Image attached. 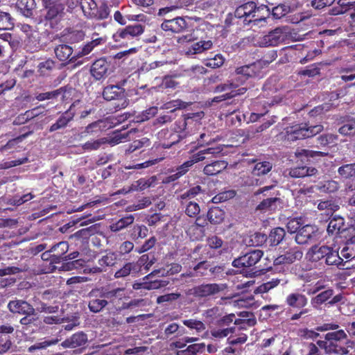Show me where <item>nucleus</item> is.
<instances>
[{"label": "nucleus", "mask_w": 355, "mask_h": 355, "mask_svg": "<svg viewBox=\"0 0 355 355\" xmlns=\"http://www.w3.org/2000/svg\"><path fill=\"white\" fill-rule=\"evenodd\" d=\"M257 320L255 317H251L250 318H239L235 319L234 322V326L236 327V329L238 330H245L248 327H253L256 324Z\"/></svg>", "instance_id": "nucleus-51"}, {"label": "nucleus", "mask_w": 355, "mask_h": 355, "mask_svg": "<svg viewBox=\"0 0 355 355\" xmlns=\"http://www.w3.org/2000/svg\"><path fill=\"white\" fill-rule=\"evenodd\" d=\"M225 211L218 207H212L207 212V219L213 225H218L223 222Z\"/></svg>", "instance_id": "nucleus-38"}, {"label": "nucleus", "mask_w": 355, "mask_h": 355, "mask_svg": "<svg viewBox=\"0 0 355 355\" xmlns=\"http://www.w3.org/2000/svg\"><path fill=\"white\" fill-rule=\"evenodd\" d=\"M216 0H175L171 7L160 8L159 16H164L174 10L185 8L188 10H209L214 6Z\"/></svg>", "instance_id": "nucleus-6"}, {"label": "nucleus", "mask_w": 355, "mask_h": 355, "mask_svg": "<svg viewBox=\"0 0 355 355\" xmlns=\"http://www.w3.org/2000/svg\"><path fill=\"white\" fill-rule=\"evenodd\" d=\"M285 236L286 231L284 228L275 227L270 231L267 237L270 245L276 246L282 241Z\"/></svg>", "instance_id": "nucleus-41"}, {"label": "nucleus", "mask_w": 355, "mask_h": 355, "mask_svg": "<svg viewBox=\"0 0 355 355\" xmlns=\"http://www.w3.org/2000/svg\"><path fill=\"white\" fill-rule=\"evenodd\" d=\"M164 31L173 33H182L188 28V23L185 17H177L171 19H164L160 25Z\"/></svg>", "instance_id": "nucleus-18"}, {"label": "nucleus", "mask_w": 355, "mask_h": 355, "mask_svg": "<svg viewBox=\"0 0 355 355\" xmlns=\"http://www.w3.org/2000/svg\"><path fill=\"white\" fill-rule=\"evenodd\" d=\"M110 9L106 2H103L99 6L97 5L92 19L95 20H105L110 17Z\"/></svg>", "instance_id": "nucleus-46"}, {"label": "nucleus", "mask_w": 355, "mask_h": 355, "mask_svg": "<svg viewBox=\"0 0 355 355\" xmlns=\"http://www.w3.org/2000/svg\"><path fill=\"white\" fill-rule=\"evenodd\" d=\"M89 71L95 80L105 79L112 71L111 60L106 57L95 60L91 65Z\"/></svg>", "instance_id": "nucleus-13"}, {"label": "nucleus", "mask_w": 355, "mask_h": 355, "mask_svg": "<svg viewBox=\"0 0 355 355\" xmlns=\"http://www.w3.org/2000/svg\"><path fill=\"white\" fill-rule=\"evenodd\" d=\"M7 308L12 313L18 315L28 314L32 309H35L32 304L22 300L10 301Z\"/></svg>", "instance_id": "nucleus-24"}, {"label": "nucleus", "mask_w": 355, "mask_h": 355, "mask_svg": "<svg viewBox=\"0 0 355 355\" xmlns=\"http://www.w3.org/2000/svg\"><path fill=\"white\" fill-rule=\"evenodd\" d=\"M323 130L324 126L322 125L308 126L306 123L296 124L293 126H288L285 129L286 138L290 141H294L298 139L311 137L321 132Z\"/></svg>", "instance_id": "nucleus-7"}, {"label": "nucleus", "mask_w": 355, "mask_h": 355, "mask_svg": "<svg viewBox=\"0 0 355 355\" xmlns=\"http://www.w3.org/2000/svg\"><path fill=\"white\" fill-rule=\"evenodd\" d=\"M84 37L85 33L83 31L74 30L69 32V33L66 35L65 40L71 44H75L82 41Z\"/></svg>", "instance_id": "nucleus-63"}, {"label": "nucleus", "mask_w": 355, "mask_h": 355, "mask_svg": "<svg viewBox=\"0 0 355 355\" xmlns=\"http://www.w3.org/2000/svg\"><path fill=\"white\" fill-rule=\"evenodd\" d=\"M74 116L75 113L71 111V108L69 109L61 114L56 121L49 126V131L53 132L57 130H62V128H66L69 123L73 121Z\"/></svg>", "instance_id": "nucleus-28"}, {"label": "nucleus", "mask_w": 355, "mask_h": 355, "mask_svg": "<svg viewBox=\"0 0 355 355\" xmlns=\"http://www.w3.org/2000/svg\"><path fill=\"white\" fill-rule=\"evenodd\" d=\"M17 10L26 17H31L36 8L35 0H17L15 3Z\"/></svg>", "instance_id": "nucleus-32"}, {"label": "nucleus", "mask_w": 355, "mask_h": 355, "mask_svg": "<svg viewBox=\"0 0 355 355\" xmlns=\"http://www.w3.org/2000/svg\"><path fill=\"white\" fill-rule=\"evenodd\" d=\"M148 233V230L145 225H137L133 226L130 232V237L133 240L145 238Z\"/></svg>", "instance_id": "nucleus-56"}, {"label": "nucleus", "mask_w": 355, "mask_h": 355, "mask_svg": "<svg viewBox=\"0 0 355 355\" xmlns=\"http://www.w3.org/2000/svg\"><path fill=\"white\" fill-rule=\"evenodd\" d=\"M182 207H184L185 214L191 217L194 218L200 213V206L198 202L195 201H189L186 203H180Z\"/></svg>", "instance_id": "nucleus-52"}, {"label": "nucleus", "mask_w": 355, "mask_h": 355, "mask_svg": "<svg viewBox=\"0 0 355 355\" xmlns=\"http://www.w3.org/2000/svg\"><path fill=\"white\" fill-rule=\"evenodd\" d=\"M227 167V162L223 160H217L207 164L202 168V173L208 176L218 175Z\"/></svg>", "instance_id": "nucleus-31"}, {"label": "nucleus", "mask_w": 355, "mask_h": 355, "mask_svg": "<svg viewBox=\"0 0 355 355\" xmlns=\"http://www.w3.org/2000/svg\"><path fill=\"white\" fill-rule=\"evenodd\" d=\"M146 17L143 15H125L123 16L120 11L114 14V19L121 25H125L128 21H145Z\"/></svg>", "instance_id": "nucleus-39"}, {"label": "nucleus", "mask_w": 355, "mask_h": 355, "mask_svg": "<svg viewBox=\"0 0 355 355\" xmlns=\"http://www.w3.org/2000/svg\"><path fill=\"white\" fill-rule=\"evenodd\" d=\"M306 257L311 262L324 261L326 266L336 267L342 263L337 250L327 245H313L306 253Z\"/></svg>", "instance_id": "nucleus-4"}, {"label": "nucleus", "mask_w": 355, "mask_h": 355, "mask_svg": "<svg viewBox=\"0 0 355 355\" xmlns=\"http://www.w3.org/2000/svg\"><path fill=\"white\" fill-rule=\"evenodd\" d=\"M69 245L67 241H60L42 254L44 260H50L51 263H59L65 261Z\"/></svg>", "instance_id": "nucleus-12"}, {"label": "nucleus", "mask_w": 355, "mask_h": 355, "mask_svg": "<svg viewBox=\"0 0 355 355\" xmlns=\"http://www.w3.org/2000/svg\"><path fill=\"white\" fill-rule=\"evenodd\" d=\"M338 173L344 178H355V164H347L340 166Z\"/></svg>", "instance_id": "nucleus-59"}, {"label": "nucleus", "mask_w": 355, "mask_h": 355, "mask_svg": "<svg viewBox=\"0 0 355 355\" xmlns=\"http://www.w3.org/2000/svg\"><path fill=\"white\" fill-rule=\"evenodd\" d=\"M341 263L338 264V269L348 270L355 268V250L349 246L343 247L340 250Z\"/></svg>", "instance_id": "nucleus-20"}, {"label": "nucleus", "mask_w": 355, "mask_h": 355, "mask_svg": "<svg viewBox=\"0 0 355 355\" xmlns=\"http://www.w3.org/2000/svg\"><path fill=\"white\" fill-rule=\"evenodd\" d=\"M73 52V49L67 44H60L54 49L55 57L62 62H74L78 57L72 55Z\"/></svg>", "instance_id": "nucleus-27"}, {"label": "nucleus", "mask_w": 355, "mask_h": 355, "mask_svg": "<svg viewBox=\"0 0 355 355\" xmlns=\"http://www.w3.org/2000/svg\"><path fill=\"white\" fill-rule=\"evenodd\" d=\"M14 26L13 18L8 12H0V30H10Z\"/></svg>", "instance_id": "nucleus-54"}, {"label": "nucleus", "mask_w": 355, "mask_h": 355, "mask_svg": "<svg viewBox=\"0 0 355 355\" xmlns=\"http://www.w3.org/2000/svg\"><path fill=\"white\" fill-rule=\"evenodd\" d=\"M87 342V335L81 331L73 334L69 339L64 342V345L69 347H77L85 345Z\"/></svg>", "instance_id": "nucleus-40"}, {"label": "nucleus", "mask_w": 355, "mask_h": 355, "mask_svg": "<svg viewBox=\"0 0 355 355\" xmlns=\"http://www.w3.org/2000/svg\"><path fill=\"white\" fill-rule=\"evenodd\" d=\"M236 194V191L232 189L225 191L214 196L212 198V202L214 203L226 202V200H229V199H232V198H234Z\"/></svg>", "instance_id": "nucleus-62"}, {"label": "nucleus", "mask_w": 355, "mask_h": 355, "mask_svg": "<svg viewBox=\"0 0 355 355\" xmlns=\"http://www.w3.org/2000/svg\"><path fill=\"white\" fill-rule=\"evenodd\" d=\"M280 282V279L277 278H273L271 280L264 282L259 286L256 290V292L258 293H267L272 288L276 287Z\"/></svg>", "instance_id": "nucleus-61"}, {"label": "nucleus", "mask_w": 355, "mask_h": 355, "mask_svg": "<svg viewBox=\"0 0 355 355\" xmlns=\"http://www.w3.org/2000/svg\"><path fill=\"white\" fill-rule=\"evenodd\" d=\"M98 232L99 225L98 224H94L73 233L70 236V239L75 241H80L82 243H87L90 236Z\"/></svg>", "instance_id": "nucleus-26"}, {"label": "nucleus", "mask_w": 355, "mask_h": 355, "mask_svg": "<svg viewBox=\"0 0 355 355\" xmlns=\"http://www.w3.org/2000/svg\"><path fill=\"white\" fill-rule=\"evenodd\" d=\"M272 167V165L269 162H257L252 171V177L248 178L247 184L249 186H258L261 184V182L258 178H256V177L267 174L271 171Z\"/></svg>", "instance_id": "nucleus-19"}, {"label": "nucleus", "mask_w": 355, "mask_h": 355, "mask_svg": "<svg viewBox=\"0 0 355 355\" xmlns=\"http://www.w3.org/2000/svg\"><path fill=\"white\" fill-rule=\"evenodd\" d=\"M215 141L216 140L214 139H213L210 135L207 134V133H201L199 135V137L197 139V145L195 147H193V149H191L189 150V153H191L193 151H196L197 149H198L200 147L209 146Z\"/></svg>", "instance_id": "nucleus-53"}, {"label": "nucleus", "mask_w": 355, "mask_h": 355, "mask_svg": "<svg viewBox=\"0 0 355 355\" xmlns=\"http://www.w3.org/2000/svg\"><path fill=\"white\" fill-rule=\"evenodd\" d=\"M338 328L339 325L335 322L324 323L316 327V330L320 332L334 331L325 334L324 340L316 341L326 354L347 355L349 352V348H354L355 341L349 339L347 333Z\"/></svg>", "instance_id": "nucleus-1"}, {"label": "nucleus", "mask_w": 355, "mask_h": 355, "mask_svg": "<svg viewBox=\"0 0 355 355\" xmlns=\"http://www.w3.org/2000/svg\"><path fill=\"white\" fill-rule=\"evenodd\" d=\"M96 291V288L92 289L89 293V297L90 298L88 302V309L92 313H99L106 308L107 302L105 298L101 297H95L92 293Z\"/></svg>", "instance_id": "nucleus-30"}, {"label": "nucleus", "mask_w": 355, "mask_h": 355, "mask_svg": "<svg viewBox=\"0 0 355 355\" xmlns=\"http://www.w3.org/2000/svg\"><path fill=\"white\" fill-rule=\"evenodd\" d=\"M318 170L313 166H298L291 168L289 175L292 178H300L315 175Z\"/></svg>", "instance_id": "nucleus-33"}, {"label": "nucleus", "mask_w": 355, "mask_h": 355, "mask_svg": "<svg viewBox=\"0 0 355 355\" xmlns=\"http://www.w3.org/2000/svg\"><path fill=\"white\" fill-rule=\"evenodd\" d=\"M318 209L324 210L327 216H332L334 213L339 209V206L332 200H326L325 201H320L318 204Z\"/></svg>", "instance_id": "nucleus-50"}, {"label": "nucleus", "mask_w": 355, "mask_h": 355, "mask_svg": "<svg viewBox=\"0 0 355 355\" xmlns=\"http://www.w3.org/2000/svg\"><path fill=\"white\" fill-rule=\"evenodd\" d=\"M205 347V344H191L186 349L178 350L177 355H198V353Z\"/></svg>", "instance_id": "nucleus-55"}, {"label": "nucleus", "mask_w": 355, "mask_h": 355, "mask_svg": "<svg viewBox=\"0 0 355 355\" xmlns=\"http://www.w3.org/2000/svg\"><path fill=\"white\" fill-rule=\"evenodd\" d=\"M92 294L95 297L105 298L107 302V306H115L123 298L124 288H116L112 289L109 286H102L96 288V291Z\"/></svg>", "instance_id": "nucleus-15"}, {"label": "nucleus", "mask_w": 355, "mask_h": 355, "mask_svg": "<svg viewBox=\"0 0 355 355\" xmlns=\"http://www.w3.org/2000/svg\"><path fill=\"white\" fill-rule=\"evenodd\" d=\"M103 123V121L102 120H98L89 124L85 130L80 133V137H85L87 135H97L98 132H101L102 131L101 125Z\"/></svg>", "instance_id": "nucleus-48"}, {"label": "nucleus", "mask_w": 355, "mask_h": 355, "mask_svg": "<svg viewBox=\"0 0 355 355\" xmlns=\"http://www.w3.org/2000/svg\"><path fill=\"white\" fill-rule=\"evenodd\" d=\"M103 96L107 101L122 100L121 104H115L116 108L123 109L128 105L129 101L125 98V90L117 85H109L105 87Z\"/></svg>", "instance_id": "nucleus-16"}, {"label": "nucleus", "mask_w": 355, "mask_h": 355, "mask_svg": "<svg viewBox=\"0 0 355 355\" xmlns=\"http://www.w3.org/2000/svg\"><path fill=\"white\" fill-rule=\"evenodd\" d=\"M201 192L202 188L199 185L190 188L180 196L179 200L180 203H186L187 202H189V200L194 199Z\"/></svg>", "instance_id": "nucleus-49"}, {"label": "nucleus", "mask_w": 355, "mask_h": 355, "mask_svg": "<svg viewBox=\"0 0 355 355\" xmlns=\"http://www.w3.org/2000/svg\"><path fill=\"white\" fill-rule=\"evenodd\" d=\"M344 218L337 215H333L327 227V232L329 235H337L339 232L345 230Z\"/></svg>", "instance_id": "nucleus-36"}, {"label": "nucleus", "mask_w": 355, "mask_h": 355, "mask_svg": "<svg viewBox=\"0 0 355 355\" xmlns=\"http://www.w3.org/2000/svg\"><path fill=\"white\" fill-rule=\"evenodd\" d=\"M213 46V42L211 40H200L193 43L185 51L187 55L200 54L205 51L209 50Z\"/></svg>", "instance_id": "nucleus-35"}, {"label": "nucleus", "mask_w": 355, "mask_h": 355, "mask_svg": "<svg viewBox=\"0 0 355 355\" xmlns=\"http://www.w3.org/2000/svg\"><path fill=\"white\" fill-rule=\"evenodd\" d=\"M269 8L266 5L257 6L252 1L244 3L237 6L234 12V17L241 19L245 25H259L261 21L265 23L270 17Z\"/></svg>", "instance_id": "nucleus-2"}, {"label": "nucleus", "mask_w": 355, "mask_h": 355, "mask_svg": "<svg viewBox=\"0 0 355 355\" xmlns=\"http://www.w3.org/2000/svg\"><path fill=\"white\" fill-rule=\"evenodd\" d=\"M317 228L315 226L306 225L297 232L295 239L298 244H305L315 236Z\"/></svg>", "instance_id": "nucleus-25"}, {"label": "nucleus", "mask_w": 355, "mask_h": 355, "mask_svg": "<svg viewBox=\"0 0 355 355\" xmlns=\"http://www.w3.org/2000/svg\"><path fill=\"white\" fill-rule=\"evenodd\" d=\"M80 8L83 12L87 19H92L96 6L94 0H80Z\"/></svg>", "instance_id": "nucleus-47"}, {"label": "nucleus", "mask_w": 355, "mask_h": 355, "mask_svg": "<svg viewBox=\"0 0 355 355\" xmlns=\"http://www.w3.org/2000/svg\"><path fill=\"white\" fill-rule=\"evenodd\" d=\"M130 132V131L122 132L121 130H115L110 137H106V144L114 146L121 142H124L128 139Z\"/></svg>", "instance_id": "nucleus-44"}, {"label": "nucleus", "mask_w": 355, "mask_h": 355, "mask_svg": "<svg viewBox=\"0 0 355 355\" xmlns=\"http://www.w3.org/2000/svg\"><path fill=\"white\" fill-rule=\"evenodd\" d=\"M285 303L289 309L297 311L306 309L305 306L308 304V299L304 294L294 292L286 296Z\"/></svg>", "instance_id": "nucleus-21"}, {"label": "nucleus", "mask_w": 355, "mask_h": 355, "mask_svg": "<svg viewBox=\"0 0 355 355\" xmlns=\"http://www.w3.org/2000/svg\"><path fill=\"white\" fill-rule=\"evenodd\" d=\"M284 40V32L282 28H276L265 35L262 44L266 46H275Z\"/></svg>", "instance_id": "nucleus-29"}, {"label": "nucleus", "mask_w": 355, "mask_h": 355, "mask_svg": "<svg viewBox=\"0 0 355 355\" xmlns=\"http://www.w3.org/2000/svg\"><path fill=\"white\" fill-rule=\"evenodd\" d=\"M35 309H33L28 314H24V316L20 318L19 324L24 331H28L33 325H35L37 318L35 317Z\"/></svg>", "instance_id": "nucleus-43"}, {"label": "nucleus", "mask_w": 355, "mask_h": 355, "mask_svg": "<svg viewBox=\"0 0 355 355\" xmlns=\"http://www.w3.org/2000/svg\"><path fill=\"white\" fill-rule=\"evenodd\" d=\"M334 291L331 288L327 289L311 300V304L315 309H317L319 306L327 303L329 306H334L336 304L340 302L343 298L341 295H336L334 296Z\"/></svg>", "instance_id": "nucleus-17"}, {"label": "nucleus", "mask_w": 355, "mask_h": 355, "mask_svg": "<svg viewBox=\"0 0 355 355\" xmlns=\"http://www.w3.org/2000/svg\"><path fill=\"white\" fill-rule=\"evenodd\" d=\"M302 251L299 247L289 249L284 254L279 256L275 261L276 264H291L302 257Z\"/></svg>", "instance_id": "nucleus-23"}, {"label": "nucleus", "mask_w": 355, "mask_h": 355, "mask_svg": "<svg viewBox=\"0 0 355 355\" xmlns=\"http://www.w3.org/2000/svg\"><path fill=\"white\" fill-rule=\"evenodd\" d=\"M68 91H71V88L68 87H60L56 90H52L51 92H46L45 93H39L36 95V99L42 101L48 99H55L59 96H61V99L64 100L66 98V93Z\"/></svg>", "instance_id": "nucleus-34"}, {"label": "nucleus", "mask_w": 355, "mask_h": 355, "mask_svg": "<svg viewBox=\"0 0 355 355\" xmlns=\"http://www.w3.org/2000/svg\"><path fill=\"white\" fill-rule=\"evenodd\" d=\"M139 271L138 265L134 262H128L114 273L115 278L125 277L131 272H137Z\"/></svg>", "instance_id": "nucleus-45"}, {"label": "nucleus", "mask_w": 355, "mask_h": 355, "mask_svg": "<svg viewBox=\"0 0 355 355\" xmlns=\"http://www.w3.org/2000/svg\"><path fill=\"white\" fill-rule=\"evenodd\" d=\"M263 75L261 62H258L237 67L235 70L234 78L240 87L250 78L260 79L263 77Z\"/></svg>", "instance_id": "nucleus-8"}, {"label": "nucleus", "mask_w": 355, "mask_h": 355, "mask_svg": "<svg viewBox=\"0 0 355 355\" xmlns=\"http://www.w3.org/2000/svg\"><path fill=\"white\" fill-rule=\"evenodd\" d=\"M225 288V286L222 284H202L189 289L187 294L197 298H205L219 293Z\"/></svg>", "instance_id": "nucleus-14"}, {"label": "nucleus", "mask_w": 355, "mask_h": 355, "mask_svg": "<svg viewBox=\"0 0 355 355\" xmlns=\"http://www.w3.org/2000/svg\"><path fill=\"white\" fill-rule=\"evenodd\" d=\"M116 262V254L114 252L107 253L98 260V264L105 270L107 267L114 266Z\"/></svg>", "instance_id": "nucleus-60"}, {"label": "nucleus", "mask_w": 355, "mask_h": 355, "mask_svg": "<svg viewBox=\"0 0 355 355\" xmlns=\"http://www.w3.org/2000/svg\"><path fill=\"white\" fill-rule=\"evenodd\" d=\"M223 148L221 146H217L216 147H208L203 150H199L196 153H193L195 151L191 153V155L189 157L188 159L190 163L192 164V166L196 164V163H198L202 162L206 159L207 157H206L208 155H211L213 156L217 155L222 153Z\"/></svg>", "instance_id": "nucleus-22"}, {"label": "nucleus", "mask_w": 355, "mask_h": 355, "mask_svg": "<svg viewBox=\"0 0 355 355\" xmlns=\"http://www.w3.org/2000/svg\"><path fill=\"white\" fill-rule=\"evenodd\" d=\"M145 26L136 23L132 25H128L124 28H119L112 35L115 42L123 44L125 41L139 37L144 33Z\"/></svg>", "instance_id": "nucleus-11"}, {"label": "nucleus", "mask_w": 355, "mask_h": 355, "mask_svg": "<svg viewBox=\"0 0 355 355\" xmlns=\"http://www.w3.org/2000/svg\"><path fill=\"white\" fill-rule=\"evenodd\" d=\"M107 143L106 137L98 139L88 141L83 144L82 148L87 151L96 150L99 149L103 144Z\"/></svg>", "instance_id": "nucleus-57"}, {"label": "nucleus", "mask_w": 355, "mask_h": 355, "mask_svg": "<svg viewBox=\"0 0 355 355\" xmlns=\"http://www.w3.org/2000/svg\"><path fill=\"white\" fill-rule=\"evenodd\" d=\"M28 133L20 135L15 138L10 139L5 145L0 147V153L5 152L12 153L19 148V144L28 136Z\"/></svg>", "instance_id": "nucleus-37"}, {"label": "nucleus", "mask_w": 355, "mask_h": 355, "mask_svg": "<svg viewBox=\"0 0 355 355\" xmlns=\"http://www.w3.org/2000/svg\"><path fill=\"white\" fill-rule=\"evenodd\" d=\"M203 116V112L184 114L175 121L173 130L180 133V139L185 138L198 129Z\"/></svg>", "instance_id": "nucleus-5"}, {"label": "nucleus", "mask_w": 355, "mask_h": 355, "mask_svg": "<svg viewBox=\"0 0 355 355\" xmlns=\"http://www.w3.org/2000/svg\"><path fill=\"white\" fill-rule=\"evenodd\" d=\"M263 255V252L261 250H250L235 258L232 266L242 270L251 268L259 262Z\"/></svg>", "instance_id": "nucleus-10"}, {"label": "nucleus", "mask_w": 355, "mask_h": 355, "mask_svg": "<svg viewBox=\"0 0 355 355\" xmlns=\"http://www.w3.org/2000/svg\"><path fill=\"white\" fill-rule=\"evenodd\" d=\"M338 132L343 135H355V121H347L345 124L339 128Z\"/></svg>", "instance_id": "nucleus-64"}, {"label": "nucleus", "mask_w": 355, "mask_h": 355, "mask_svg": "<svg viewBox=\"0 0 355 355\" xmlns=\"http://www.w3.org/2000/svg\"><path fill=\"white\" fill-rule=\"evenodd\" d=\"M46 10L44 17V24L52 31H58L63 27L65 19V4L62 0H42Z\"/></svg>", "instance_id": "nucleus-3"}, {"label": "nucleus", "mask_w": 355, "mask_h": 355, "mask_svg": "<svg viewBox=\"0 0 355 355\" xmlns=\"http://www.w3.org/2000/svg\"><path fill=\"white\" fill-rule=\"evenodd\" d=\"M236 333V327H226L222 329H213L211 330V335L212 337L215 338H224L227 337L230 334H235Z\"/></svg>", "instance_id": "nucleus-58"}, {"label": "nucleus", "mask_w": 355, "mask_h": 355, "mask_svg": "<svg viewBox=\"0 0 355 355\" xmlns=\"http://www.w3.org/2000/svg\"><path fill=\"white\" fill-rule=\"evenodd\" d=\"M134 223V216L131 214L127 215L118 220L110 225V230L113 232H119L128 226Z\"/></svg>", "instance_id": "nucleus-42"}, {"label": "nucleus", "mask_w": 355, "mask_h": 355, "mask_svg": "<svg viewBox=\"0 0 355 355\" xmlns=\"http://www.w3.org/2000/svg\"><path fill=\"white\" fill-rule=\"evenodd\" d=\"M275 187L274 185L264 187L259 189L255 193V196L260 194H263L266 197L270 196V197H267L261 201V202L257 206L258 209L265 211H275L278 206H281L282 204V200H281V198L277 196H279V192L275 191Z\"/></svg>", "instance_id": "nucleus-9"}]
</instances>
